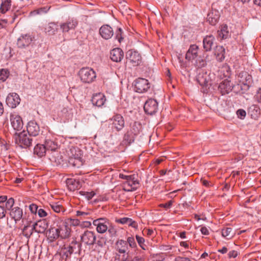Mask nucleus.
<instances>
[{
    "mask_svg": "<svg viewBox=\"0 0 261 261\" xmlns=\"http://www.w3.org/2000/svg\"><path fill=\"white\" fill-rule=\"evenodd\" d=\"M186 59L197 68H202L206 64L205 61L199 54V48L196 44L190 46L186 54Z\"/></svg>",
    "mask_w": 261,
    "mask_h": 261,
    "instance_id": "nucleus-1",
    "label": "nucleus"
},
{
    "mask_svg": "<svg viewBox=\"0 0 261 261\" xmlns=\"http://www.w3.org/2000/svg\"><path fill=\"white\" fill-rule=\"evenodd\" d=\"M68 162L73 167L79 168L83 165L82 151L77 148L72 147L68 152Z\"/></svg>",
    "mask_w": 261,
    "mask_h": 261,
    "instance_id": "nucleus-2",
    "label": "nucleus"
},
{
    "mask_svg": "<svg viewBox=\"0 0 261 261\" xmlns=\"http://www.w3.org/2000/svg\"><path fill=\"white\" fill-rule=\"evenodd\" d=\"M79 75L82 82L90 84L94 82L96 77V73L93 69L87 67L81 68Z\"/></svg>",
    "mask_w": 261,
    "mask_h": 261,
    "instance_id": "nucleus-3",
    "label": "nucleus"
},
{
    "mask_svg": "<svg viewBox=\"0 0 261 261\" xmlns=\"http://www.w3.org/2000/svg\"><path fill=\"white\" fill-rule=\"evenodd\" d=\"M15 143L21 148H28L32 145V139L24 132L16 133L15 135Z\"/></svg>",
    "mask_w": 261,
    "mask_h": 261,
    "instance_id": "nucleus-4",
    "label": "nucleus"
},
{
    "mask_svg": "<svg viewBox=\"0 0 261 261\" xmlns=\"http://www.w3.org/2000/svg\"><path fill=\"white\" fill-rule=\"evenodd\" d=\"M82 243L87 246L93 245L96 241V236L95 233L92 231L86 230L81 236Z\"/></svg>",
    "mask_w": 261,
    "mask_h": 261,
    "instance_id": "nucleus-5",
    "label": "nucleus"
},
{
    "mask_svg": "<svg viewBox=\"0 0 261 261\" xmlns=\"http://www.w3.org/2000/svg\"><path fill=\"white\" fill-rule=\"evenodd\" d=\"M110 222L105 218H100L94 220L93 224L96 227V230L99 233H104L107 232Z\"/></svg>",
    "mask_w": 261,
    "mask_h": 261,
    "instance_id": "nucleus-6",
    "label": "nucleus"
},
{
    "mask_svg": "<svg viewBox=\"0 0 261 261\" xmlns=\"http://www.w3.org/2000/svg\"><path fill=\"white\" fill-rule=\"evenodd\" d=\"M112 124V128L117 132L121 131L124 126V120L120 114L115 115L109 120Z\"/></svg>",
    "mask_w": 261,
    "mask_h": 261,
    "instance_id": "nucleus-7",
    "label": "nucleus"
},
{
    "mask_svg": "<svg viewBox=\"0 0 261 261\" xmlns=\"http://www.w3.org/2000/svg\"><path fill=\"white\" fill-rule=\"evenodd\" d=\"M126 56L127 61L134 66H138L141 63V56L136 50L133 49L128 50Z\"/></svg>",
    "mask_w": 261,
    "mask_h": 261,
    "instance_id": "nucleus-8",
    "label": "nucleus"
},
{
    "mask_svg": "<svg viewBox=\"0 0 261 261\" xmlns=\"http://www.w3.org/2000/svg\"><path fill=\"white\" fill-rule=\"evenodd\" d=\"M10 120L13 129L16 132H20L23 126L21 117L17 113H13L10 114Z\"/></svg>",
    "mask_w": 261,
    "mask_h": 261,
    "instance_id": "nucleus-9",
    "label": "nucleus"
},
{
    "mask_svg": "<svg viewBox=\"0 0 261 261\" xmlns=\"http://www.w3.org/2000/svg\"><path fill=\"white\" fill-rule=\"evenodd\" d=\"M145 112L150 115L155 114L158 110V103L154 99H148L144 105Z\"/></svg>",
    "mask_w": 261,
    "mask_h": 261,
    "instance_id": "nucleus-10",
    "label": "nucleus"
},
{
    "mask_svg": "<svg viewBox=\"0 0 261 261\" xmlns=\"http://www.w3.org/2000/svg\"><path fill=\"white\" fill-rule=\"evenodd\" d=\"M150 84L147 80L139 78L136 80L135 85L136 92L142 93L146 92L150 88Z\"/></svg>",
    "mask_w": 261,
    "mask_h": 261,
    "instance_id": "nucleus-11",
    "label": "nucleus"
},
{
    "mask_svg": "<svg viewBox=\"0 0 261 261\" xmlns=\"http://www.w3.org/2000/svg\"><path fill=\"white\" fill-rule=\"evenodd\" d=\"M81 246V244L76 241H72L68 246L64 248V254L66 257H68L72 253H80Z\"/></svg>",
    "mask_w": 261,
    "mask_h": 261,
    "instance_id": "nucleus-12",
    "label": "nucleus"
},
{
    "mask_svg": "<svg viewBox=\"0 0 261 261\" xmlns=\"http://www.w3.org/2000/svg\"><path fill=\"white\" fill-rule=\"evenodd\" d=\"M139 184L138 180L135 178V175H130L128 180L123 182V189L127 192L134 191L137 189Z\"/></svg>",
    "mask_w": 261,
    "mask_h": 261,
    "instance_id": "nucleus-13",
    "label": "nucleus"
},
{
    "mask_svg": "<svg viewBox=\"0 0 261 261\" xmlns=\"http://www.w3.org/2000/svg\"><path fill=\"white\" fill-rule=\"evenodd\" d=\"M70 232V229L66 225L60 226L58 228L55 229V232L53 234V238L55 239L59 237L62 239H66L69 237Z\"/></svg>",
    "mask_w": 261,
    "mask_h": 261,
    "instance_id": "nucleus-14",
    "label": "nucleus"
},
{
    "mask_svg": "<svg viewBox=\"0 0 261 261\" xmlns=\"http://www.w3.org/2000/svg\"><path fill=\"white\" fill-rule=\"evenodd\" d=\"M6 101L9 107L15 108L20 103V98L16 93H11L7 96Z\"/></svg>",
    "mask_w": 261,
    "mask_h": 261,
    "instance_id": "nucleus-15",
    "label": "nucleus"
},
{
    "mask_svg": "<svg viewBox=\"0 0 261 261\" xmlns=\"http://www.w3.org/2000/svg\"><path fill=\"white\" fill-rule=\"evenodd\" d=\"M27 128L29 135L34 137L38 136L40 131L39 125L34 120L30 121L28 123Z\"/></svg>",
    "mask_w": 261,
    "mask_h": 261,
    "instance_id": "nucleus-16",
    "label": "nucleus"
},
{
    "mask_svg": "<svg viewBox=\"0 0 261 261\" xmlns=\"http://www.w3.org/2000/svg\"><path fill=\"white\" fill-rule=\"evenodd\" d=\"M33 39L29 34L22 35L18 39L17 44L19 48H25L32 42Z\"/></svg>",
    "mask_w": 261,
    "mask_h": 261,
    "instance_id": "nucleus-17",
    "label": "nucleus"
},
{
    "mask_svg": "<svg viewBox=\"0 0 261 261\" xmlns=\"http://www.w3.org/2000/svg\"><path fill=\"white\" fill-rule=\"evenodd\" d=\"M99 34L104 39H110L114 34L113 29L109 25H103L99 29Z\"/></svg>",
    "mask_w": 261,
    "mask_h": 261,
    "instance_id": "nucleus-18",
    "label": "nucleus"
},
{
    "mask_svg": "<svg viewBox=\"0 0 261 261\" xmlns=\"http://www.w3.org/2000/svg\"><path fill=\"white\" fill-rule=\"evenodd\" d=\"M232 85L230 81L227 79L221 82L218 87L219 91L222 95L229 93L232 89Z\"/></svg>",
    "mask_w": 261,
    "mask_h": 261,
    "instance_id": "nucleus-19",
    "label": "nucleus"
},
{
    "mask_svg": "<svg viewBox=\"0 0 261 261\" xmlns=\"http://www.w3.org/2000/svg\"><path fill=\"white\" fill-rule=\"evenodd\" d=\"M106 100L105 96L101 93L93 94L91 99L92 104L98 107L102 106L105 104Z\"/></svg>",
    "mask_w": 261,
    "mask_h": 261,
    "instance_id": "nucleus-20",
    "label": "nucleus"
},
{
    "mask_svg": "<svg viewBox=\"0 0 261 261\" xmlns=\"http://www.w3.org/2000/svg\"><path fill=\"white\" fill-rule=\"evenodd\" d=\"M127 242L123 240H118L116 242V250L120 253L123 254H127L129 250L128 246L127 245Z\"/></svg>",
    "mask_w": 261,
    "mask_h": 261,
    "instance_id": "nucleus-21",
    "label": "nucleus"
},
{
    "mask_svg": "<svg viewBox=\"0 0 261 261\" xmlns=\"http://www.w3.org/2000/svg\"><path fill=\"white\" fill-rule=\"evenodd\" d=\"M77 25V21L75 19H69L67 22L60 25V28L63 32H67L70 30H73Z\"/></svg>",
    "mask_w": 261,
    "mask_h": 261,
    "instance_id": "nucleus-22",
    "label": "nucleus"
},
{
    "mask_svg": "<svg viewBox=\"0 0 261 261\" xmlns=\"http://www.w3.org/2000/svg\"><path fill=\"white\" fill-rule=\"evenodd\" d=\"M123 58V51L120 48H114L110 52V58L114 62H120Z\"/></svg>",
    "mask_w": 261,
    "mask_h": 261,
    "instance_id": "nucleus-23",
    "label": "nucleus"
},
{
    "mask_svg": "<svg viewBox=\"0 0 261 261\" xmlns=\"http://www.w3.org/2000/svg\"><path fill=\"white\" fill-rule=\"evenodd\" d=\"M215 37L211 35L205 36L203 40V48L206 51L211 50L215 43Z\"/></svg>",
    "mask_w": 261,
    "mask_h": 261,
    "instance_id": "nucleus-24",
    "label": "nucleus"
},
{
    "mask_svg": "<svg viewBox=\"0 0 261 261\" xmlns=\"http://www.w3.org/2000/svg\"><path fill=\"white\" fill-rule=\"evenodd\" d=\"M10 216L14 220L15 223L20 221L22 218V210L18 206H15L11 210Z\"/></svg>",
    "mask_w": 261,
    "mask_h": 261,
    "instance_id": "nucleus-25",
    "label": "nucleus"
},
{
    "mask_svg": "<svg viewBox=\"0 0 261 261\" xmlns=\"http://www.w3.org/2000/svg\"><path fill=\"white\" fill-rule=\"evenodd\" d=\"M220 17L219 12L217 10H212L207 14V21L211 24L215 25L218 21Z\"/></svg>",
    "mask_w": 261,
    "mask_h": 261,
    "instance_id": "nucleus-26",
    "label": "nucleus"
},
{
    "mask_svg": "<svg viewBox=\"0 0 261 261\" xmlns=\"http://www.w3.org/2000/svg\"><path fill=\"white\" fill-rule=\"evenodd\" d=\"M218 35L222 39H226L230 37L231 34L228 26L226 24L221 25L220 30L218 31Z\"/></svg>",
    "mask_w": 261,
    "mask_h": 261,
    "instance_id": "nucleus-27",
    "label": "nucleus"
},
{
    "mask_svg": "<svg viewBox=\"0 0 261 261\" xmlns=\"http://www.w3.org/2000/svg\"><path fill=\"white\" fill-rule=\"evenodd\" d=\"M33 229L38 233H43L47 227L45 221H39L33 225Z\"/></svg>",
    "mask_w": 261,
    "mask_h": 261,
    "instance_id": "nucleus-28",
    "label": "nucleus"
},
{
    "mask_svg": "<svg viewBox=\"0 0 261 261\" xmlns=\"http://www.w3.org/2000/svg\"><path fill=\"white\" fill-rule=\"evenodd\" d=\"M67 185L68 190L70 191H74L81 187V182L79 180L72 178L67 179Z\"/></svg>",
    "mask_w": 261,
    "mask_h": 261,
    "instance_id": "nucleus-29",
    "label": "nucleus"
},
{
    "mask_svg": "<svg viewBox=\"0 0 261 261\" xmlns=\"http://www.w3.org/2000/svg\"><path fill=\"white\" fill-rule=\"evenodd\" d=\"M260 113L259 107L257 105H252L248 108V114L252 118L256 119L258 117Z\"/></svg>",
    "mask_w": 261,
    "mask_h": 261,
    "instance_id": "nucleus-30",
    "label": "nucleus"
},
{
    "mask_svg": "<svg viewBox=\"0 0 261 261\" xmlns=\"http://www.w3.org/2000/svg\"><path fill=\"white\" fill-rule=\"evenodd\" d=\"M242 76H245V78L244 79V83L243 84V86H242V85H240V88L242 90L247 91L249 88V84L252 81V77L246 71H243V75L242 74Z\"/></svg>",
    "mask_w": 261,
    "mask_h": 261,
    "instance_id": "nucleus-31",
    "label": "nucleus"
},
{
    "mask_svg": "<svg viewBox=\"0 0 261 261\" xmlns=\"http://www.w3.org/2000/svg\"><path fill=\"white\" fill-rule=\"evenodd\" d=\"M47 151L44 144H38L35 146L34 149V154L39 158L44 156Z\"/></svg>",
    "mask_w": 261,
    "mask_h": 261,
    "instance_id": "nucleus-32",
    "label": "nucleus"
},
{
    "mask_svg": "<svg viewBox=\"0 0 261 261\" xmlns=\"http://www.w3.org/2000/svg\"><path fill=\"white\" fill-rule=\"evenodd\" d=\"M230 68L227 65L223 66L218 71V76H219L221 79H223L224 78L228 79V78L230 77Z\"/></svg>",
    "mask_w": 261,
    "mask_h": 261,
    "instance_id": "nucleus-33",
    "label": "nucleus"
},
{
    "mask_svg": "<svg viewBox=\"0 0 261 261\" xmlns=\"http://www.w3.org/2000/svg\"><path fill=\"white\" fill-rule=\"evenodd\" d=\"M225 49L221 45L216 46L214 49V54L216 57L217 60L219 61H222L224 60L225 56Z\"/></svg>",
    "mask_w": 261,
    "mask_h": 261,
    "instance_id": "nucleus-34",
    "label": "nucleus"
},
{
    "mask_svg": "<svg viewBox=\"0 0 261 261\" xmlns=\"http://www.w3.org/2000/svg\"><path fill=\"white\" fill-rule=\"evenodd\" d=\"M44 145L47 151H55L58 146L57 143L50 139H46Z\"/></svg>",
    "mask_w": 261,
    "mask_h": 261,
    "instance_id": "nucleus-35",
    "label": "nucleus"
},
{
    "mask_svg": "<svg viewBox=\"0 0 261 261\" xmlns=\"http://www.w3.org/2000/svg\"><path fill=\"white\" fill-rule=\"evenodd\" d=\"M11 6V0H5L0 3V13L5 14L8 11Z\"/></svg>",
    "mask_w": 261,
    "mask_h": 261,
    "instance_id": "nucleus-36",
    "label": "nucleus"
},
{
    "mask_svg": "<svg viewBox=\"0 0 261 261\" xmlns=\"http://www.w3.org/2000/svg\"><path fill=\"white\" fill-rule=\"evenodd\" d=\"M135 137L136 136L128 130L124 136L123 142L126 145H130L134 142Z\"/></svg>",
    "mask_w": 261,
    "mask_h": 261,
    "instance_id": "nucleus-37",
    "label": "nucleus"
},
{
    "mask_svg": "<svg viewBox=\"0 0 261 261\" xmlns=\"http://www.w3.org/2000/svg\"><path fill=\"white\" fill-rule=\"evenodd\" d=\"M109 236L111 238H115L117 236V231L116 226L112 223H110L107 229Z\"/></svg>",
    "mask_w": 261,
    "mask_h": 261,
    "instance_id": "nucleus-38",
    "label": "nucleus"
},
{
    "mask_svg": "<svg viewBox=\"0 0 261 261\" xmlns=\"http://www.w3.org/2000/svg\"><path fill=\"white\" fill-rule=\"evenodd\" d=\"M49 9V8L47 7H44L40 8L38 9L34 10L31 12L30 14L32 16L36 15H41L43 14L46 13Z\"/></svg>",
    "mask_w": 261,
    "mask_h": 261,
    "instance_id": "nucleus-39",
    "label": "nucleus"
},
{
    "mask_svg": "<svg viewBox=\"0 0 261 261\" xmlns=\"http://www.w3.org/2000/svg\"><path fill=\"white\" fill-rule=\"evenodd\" d=\"M50 206L52 210L57 213H60L61 212L63 213L65 211V209L58 202L52 203L50 204Z\"/></svg>",
    "mask_w": 261,
    "mask_h": 261,
    "instance_id": "nucleus-40",
    "label": "nucleus"
},
{
    "mask_svg": "<svg viewBox=\"0 0 261 261\" xmlns=\"http://www.w3.org/2000/svg\"><path fill=\"white\" fill-rule=\"evenodd\" d=\"M45 30L49 35L54 34L57 30V25L55 23H49Z\"/></svg>",
    "mask_w": 261,
    "mask_h": 261,
    "instance_id": "nucleus-41",
    "label": "nucleus"
},
{
    "mask_svg": "<svg viewBox=\"0 0 261 261\" xmlns=\"http://www.w3.org/2000/svg\"><path fill=\"white\" fill-rule=\"evenodd\" d=\"M232 228L230 227H227L222 229V236L223 237L226 238L227 239H231L233 236L232 232Z\"/></svg>",
    "mask_w": 261,
    "mask_h": 261,
    "instance_id": "nucleus-42",
    "label": "nucleus"
},
{
    "mask_svg": "<svg viewBox=\"0 0 261 261\" xmlns=\"http://www.w3.org/2000/svg\"><path fill=\"white\" fill-rule=\"evenodd\" d=\"M129 131L135 136H137L140 131V124L138 122H134L132 125Z\"/></svg>",
    "mask_w": 261,
    "mask_h": 261,
    "instance_id": "nucleus-43",
    "label": "nucleus"
},
{
    "mask_svg": "<svg viewBox=\"0 0 261 261\" xmlns=\"http://www.w3.org/2000/svg\"><path fill=\"white\" fill-rule=\"evenodd\" d=\"M136 239L139 246L143 250L147 249V245L145 244V240L144 238L139 236L136 235Z\"/></svg>",
    "mask_w": 261,
    "mask_h": 261,
    "instance_id": "nucleus-44",
    "label": "nucleus"
},
{
    "mask_svg": "<svg viewBox=\"0 0 261 261\" xmlns=\"http://www.w3.org/2000/svg\"><path fill=\"white\" fill-rule=\"evenodd\" d=\"M79 194L82 196H85L88 200H91L95 195V193L94 191H80Z\"/></svg>",
    "mask_w": 261,
    "mask_h": 261,
    "instance_id": "nucleus-45",
    "label": "nucleus"
},
{
    "mask_svg": "<svg viewBox=\"0 0 261 261\" xmlns=\"http://www.w3.org/2000/svg\"><path fill=\"white\" fill-rule=\"evenodd\" d=\"M34 229L32 227L27 225L25 226L23 228V233L24 236L27 238H29L33 233Z\"/></svg>",
    "mask_w": 261,
    "mask_h": 261,
    "instance_id": "nucleus-46",
    "label": "nucleus"
},
{
    "mask_svg": "<svg viewBox=\"0 0 261 261\" xmlns=\"http://www.w3.org/2000/svg\"><path fill=\"white\" fill-rule=\"evenodd\" d=\"M14 204V200L13 198H9V199H7V200L5 202V209L6 211H11V209H12V207L13 206Z\"/></svg>",
    "mask_w": 261,
    "mask_h": 261,
    "instance_id": "nucleus-47",
    "label": "nucleus"
},
{
    "mask_svg": "<svg viewBox=\"0 0 261 261\" xmlns=\"http://www.w3.org/2000/svg\"><path fill=\"white\" fill-rule=\"evenodd\" d=\"M125 242H127V245H128V246H129L132 248H136L137 247L135 240L132 236L127 237Z\"/></svg>",
    "mask_w": 261,
    "mask_h": 261,
    "instance_id": "nucleus-48",
    "label": "nucleus"
},
{
    "mask_svg": "<svg viewBox=\"0 0 261 261\" xmlns=\"http://www.w3.org/2000/svg\"><path fill=\"white\" fill-rule=\"evenodd\" d=\"M9 72L8 70L2 69L0 70V80L3 82L5 81L8 77Z\"/></svg>",
    "mask_w": 261,
    "mask_h": 261,
    "instance_id": "nucleus-49",
    "label": "nucleus"
},
{
    "mask_svg": "<svg viewBox=\"0 0 261 261\" xmlns=\"http://www.w3.org/2000/svg\"><path fill=\"white\" fill-rule=\"evenodd\" d=\"M236 113L238 117L241 119H244L246 115V112L243 109H239Z\"/></svg>",
    "mask_w": 261,
    "mask_h": 261,
    "instance_id": "nucleus-50",
    "label": "nucleus"
},
{
    "mask_svg": "<svg viewBox=\"0 0 261 261\" xmlns=\"http://www.w3.org/2000/svg\"><path fill=\"white\" fill-rule=\"evenodd\" d=\"M126 224L136 229H138V226L137 223L129 218L128 219V222H127Z\"/></svg>",
    "mask_w": 261,
    "mask_h": 261,
    "instance_id": "nucleus-51",
    "label": "nucleus"
},
{
    "mask_svg": "<svg viewBox=\"0 0 261 261\" xmlns=\"http://www.w3.org/2000/svg\"><path fill=\"white\" fill-rule=\"evenodd\" d=\"M29 209L32 213L36 214L39 208L36 204H31L29 206Z\"/></svg>",
    "mask_w": 261,
    "mask_h": 261,
    "instance_id": "nucleus-52",
    "label": "nucleus"
},
{
    "mask_svg": "<svg viewBox=\"0 0 261 261\" xmlns=\"http://www.w3.org/2000/svg\"><path fill=\"white\" fill-rule=\"evenodd\" d=\"M144 235H146L148 237H151L154 235V231L152 229H147L144 230L143 231Z\"/></svg>",
    "mask_w": 261,
    "mask_h": 261,
    "instance_id": "nucleus-53",
    "label": "nucleus"
},
{
    "mask_svg": "<svg viewBox=\"0 0 261 261\" xmlns=\"http://www.w3.org/2000/svg\"><path fill=\"white\" fill-rule=\"evenodd\" d=\"M6 214V211L3 205H0V219H3L5 217Z\"/></svg>",
    "mask_w": 261,
    "mask_h": 261,
    "instance_id": "nucleus-54",
    "label": "nucleus"
},
{
    "mask_svg": "<svg viewBox=\"0 0 261 261\" xmlns=\"http://www.w3.org/2000/svg\"><path fill=\"white\" fill-rule=\"evenodd\" d=\"M90 215L88 212H85L80 211H76V216L81 218H85L87 216Z\"/></svg>",
    "mask_w": 261,
    "mask_h": 261,
    "instance_id": "nucleus-55",
    "label": "nucleus"
},
{
    "mask_svg": "<svg viewBox=\"0 0 261 261\" xmlns=\"http://www.w3.org/2000/svg\"><path fill=\"white\" fill-rule=\"evenodd\" d=\"M128 218L123 217L118 219L116 220V222L121 224H126L128 222Z\"/></svg>",
    "mask_w": 261,
    "mask_h": 261,
    "instance_id": "nucleus-56",
    "label": "nucleus"
},
{
    "mask_svg": "<svg viewBox=\"0 0 261 261\" xmlns=\"http://www.w3.org/2000/svg\"><path fill=\"white\" fill-rule=\"evenodd\" d=\"M37 213L39 216L41 218L45 217L47 215L46 212L44 210L41 208L38 209Z\"/></svg>",
    "mask_w": 261,
    "mask_h": 261,
    "instance_id": "nucleus-57",
    "label": "nucleus"
},
{
    "mask_svg": "<svg viewBox=\"0 0 261 261\" xmlns=\"http://www.w3.org/2000/svg\"><path fill=\"white\" fill-rule=\"evenodd\" d=\"M242 74L243 75V71L240 72L238 75V80L239 81V82L241 83L240 85H238V86H240L241 85L243 86V84L244 83V78L245 76H242Z\"/></svg>",
    "mask_w": 261,
    "mask_h": 261,
    "instance_id": "nucleus-58",
    "label": "nucleus"
},
{
    "mask_svg": "<svg viewBox=\"0 0 261 261\" xmlns=\"http://www.w3.org/2000/svg\"><path fill=\"white\" fill-rule=\"evenodd\" d=\"M254 97L258 102H261V88L257 90Z\"/></svg>",
    "mask_w": 261,
    "mask_h": 261,
    "instance_id": "nucleus-59",
    "label": "nucleus"
},
{
    "mask_svg": "<svg viewBox=\"0 0 261 261\" xmlns=\"http://www.w3.org/2000/svg\"><path fill=\"white\" fill-rule=\"evenodd\" d=\"M229 258H236L238 256V252L236 250H231L228 253Z\"/></svg>",
    "mask_w": 261,
    "mask_h": 261,
    "instance_id": "nucleus-60",
    "label": "nucleus"
},
{
    "mask_svg": "<svg viewBox=\"0 0 261 261\" xmlns=\"http://www.w3.org/2000/svg\"><path fill=\"white\" fill-rule=\"evenodd\" d=\"M172 205V201L170 200L165 203L161 204L160 205V206L161 207H163L167 209V208H169Z\"/></svg>",
    "mask_w": 261,
    "mask_h": 261,
    "instance_id": "nucleus-61",
    "label": "nucleus"
},
{
    "mask_svg": "<svg viewBox=\"0 0 261 261\" xmlns=\"http://www.w3.org/2000/svg\"><path fill=\"white\" fill-rule=\"evenodd\" d=\"M175 261H192L191 259L187 257H181V256H177L175 259Z\"/></svg>",
    "mask_w": 261,
    "mask_h": 261,
    "instance_id": "nucleus-62",
    "label": "nucleus"
},
{
    "mask_svg": "<svg viewBox=\"0 0 261 261\" xmlns=\"http://www.w3.org/2000/svg\"><path fill=\"white\" fill-rule=\"evenodd\" d=\"M200 231L204 235H208L209 234L208 229L205 226L202 227L200 228Z\"/></svg>",
    "mask_w": 261,
    "mask_h": 261,
    "instance_id": "nucleus-63",
    "label": "nucleus"
},
{
    "mask_svg": "<svg viewBox=\"0 0 261 261\" xmlns=\"http://www.w3.org/2000/svg\"><path fill=\"white\" fill-rule=\"evenodd\" d=\"M119 176L120 178L125 179V181H127L130 177V175H128L124 174L123 173H120Z\"/></svg>",
    "mask_w": 261,
    "mask_h": 261,
    "instance_id": "nucleus-64",
    "label": "nucleus"
}]
</instances>
